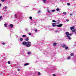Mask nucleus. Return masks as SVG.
I'll list each match as a JSON object with an SVG mask.
<instances>
[{"instance_id": "nucleus-1", "label": "nucleus", "mask_w": 76, "mask_h": 76, "mask_svg": "<svg viewBox=\"0 0 76 76\" xmlns=\"http://www.w3.org/2000/svg\"><path fill=\"white\" fill-rule=\"evenodd\" d=\"M31 42L28 41L27 42H23L22 45H26L27 47H31Z\"/></svg>"}, {"instance_id": "nucleus-2", "label": "nucleus", "mask_w": 76, "mask_h": 76, "mask_svg": "<svg viewBox=\"0 0 76 76\" xmlns=\"http://www.w3.org/2000/svg\"><path fill=\"white\" fill-rule=\"evenodd\" d=\"M63 26V24H60L58 25H57L56 26H57V27H61V26Z\"/></svg>"}, {"instance_id": "nucleus-3", "label": "nucleus", "mask_w": 76, "mask_h": 76, "mask_svg": "<svg viewBox=\"0 0 76 76\" xmlns=\"http://www.w3.org/2000/svg\"><path fill=\"white\" fill-rule=\"evenodd\" d=\"M57 45V43H56V42H54L53 43V45L54 47H56Z\"/></svg>"}, {"instance_id": "nucleus-4", "label": "nucleus", "mask_w": 76, "mask_h": 76, "mask_svg": "<svg viewBox=\"0 0 76 76\" xmlns=\"http://www.w3.org/2000/svg\"><path fill=\"white\" fill-rule=\"evenodd\" d=\"M70 29L71 30H73V29H75V26H73L72 27H70Z\"/></svg>"}, {"instance_id": "nucleus-5", "label": "nucleus", "mask_w": 76, "mask_h": 76, "mask_svg": "<svg viewBox=\"0 0 76 76\" xmlns=\"http://www.w3.org/2000/svg\"><path fill=\"white\" fill-rule=\"evenodd\" d=\"M66 46V45L65 44H64L63 45H62V47H63V48H65Z\"/></svg>"}, {"instance_id": "nucleus-6", "label": "nucleus", "mask_w": 76, "mask_h": 76, "mask_svg": "<svg viewBox=\"0 0 76 76\" xmlns=\"http://www.w3.org/2000/svg\"><path fill=\"white\" fill-rule=\"evenodd\" d=\"M25 40L26 41H28L29 40V37H27V38H26V39H25Z\"/></svg>"}, {"instance_id": "nucleus-7", "label": "nucleus", "mask_w": 76, "mask_h": 76, "mask_svg": "<svg viewBox=\"0 0 76 76\" xmlns=\"http://www.w3.org/2000/svg\"><path fill=\"white\" fill-rule=\"evenodd\" d=\"M55 24L56 23H52V26H53V27H54L56 26V25Z\"/></svg>"}, {"instance_id": "nucleus-8", "label": "nucleus", "mask_w": 76, "mask_h": 76, "mask_svg": "<svg viewBox=\"0 0 76 76\" xmlns=\"http://www.w3.org/2000/svg\"><path fill=\"white\" fill-rule=\"evenodd\" d=\"M66 38H68V39L70 40L71 39V38H70V37L69 36H66Z\"/></svg>"}, {"instance_id": "nucleus-9", "label": "nucleus", "mask_w": 76, "mask_h": 76, "mask_svg": "<svg viewBox=\"0 0 76 76\" xmlns=\"http://www.w3.org/2000/svg\"><path fill=\"white\" fill-rule=\"evenodd\" d=\"M66 34L67 36H68L69 35V32H66L65 33Z\"/></svg>"}, {"instance_id": "nucleus-10", "label": "nucleus", "mask_w": 76, "mask_h": 76, "mask_svg": "<svg viewBox=\"0 0 76 76\" xmlns=\"http://www.w3.org/2000/svg\"><path fill=\"white\" fill-rule=\"evenodd\" d=\"M10 26L11 28H13V25L12 24H11L10 25Z\"/></svg>"}, {"instance_id": "nucleus-11", "label": "nucleus", "mask_w": 76, "mask_h": 76, "mask_svg": "<svg viewBox=\"0 0 76 76\" xmlns=\"http://www.w3.org/2000/svg\"><path fill=\"white\" fill-rule=\"evenodd\" d=\"M28 65H29V63H27L24 64V66H28Z\"/></svg>"}, {"instance_id": "nucleus-12", "label": "nucleus", "mask_w": 76, "mask_h": 76, "mask_svg": "<svg viewBox=\"0 0 76 76\" xmlns=\"http://www.w3.org/2000/svg\"><path fill=\"white\" fill-rule=\"evenodd\" d=\"M4 25L5 26V27H6L7 26V23H5L4 24Z\"/></svg>"}, {"instance_id": "nucleus-13", "label": "nucleus", "mask_w": 76, "mask_h": 76, "mask_svg": "<svg viewBox=\"0 0 76 76\" xmlns=\"http://www.w3.org/2000/svg\"><path fill=\"white\" fill-rule=\"evenodd\" d=\"M20 40L21 41H23V39L22 38H20Z\"/></svg>"}, {"instance_id": "nucleus-14", "label": "nucleus", "mask_w": 76, "mask_h": 76, "mask_svg": "<svg viewBox=\"0 0 76 76\" xmlns=\"http://www.w3.org/2000/svg\"><path fill=\"white\" fill-rule=\"evenodd\" d=\"M74 55V53H71L70 54V56H73Z\"/></svg>"}, {"instance_id": "nucleus-15", "label": "nucleus", "mask_w": 76, "mask_h": 76, "mask_svg": "<svg viewBox=\"0 0 76 76\" xmlns=\"http://www.w3.org/2000/svg\"><path fill=\"white\" fill-rule=\"evenodd\" d=\"M42 1L43 3H46V0H43Z\"/></svg>"}, {"instance_id": "nucleus-16", "label": "nucleus", "mask_w": 76, "mask_h": 76, "mask_svg": "<svg viewBox=\"0 0 76 76\" xmlns=\"http://www.w3.org/2000/svg\"><path fill=\"white\" fill-rule=\"evenodd\" d=\"M69 48V47H66L65 48V50H67Z\"/></svg>"}, {"instance_id": "nucleus-17", "label": "nucleus", "mask_w": 76, "mask_h": 76, "mask_svg": "<svg viewBox=\"0 0 76 76\" xmlns=\"http://www.w3.org/2000/svg\"><path fill=\"white\" fill-rule=\"evenodd\" d=\"M31 52H28L27 53L28 54V55H30V54H31Z\"/></svg>"}, {"instance_id": "nucleus-18", "label": "nucleus", "mask_w": 76, "mask_h": 76, "mask_svg": "<svg viewBox=\"0 0 76 76\" xmlns=\"http://www.w3.org/2000/svg\"><path fill=\"white\" fill-rule=\"evenodd\" d=\"M63 14H64V15H66V14H67V13H66V12H63Z\"/></svg>"}, {"instance_id": "nucleus-19", "label": "nucleus", "mask_w": 76, "mask_h": 76, "mask_svg": "<svg viewBox=\"0 0 76 76\" xmlns=\"http://www.w3.org/2000/svg\"><path fill=\"white\" fill-rule=\"evenodd\" d=\"M23 38H25L26 37V35H23Z\"/></svg>"}, {"instance_id": "nucleus-20", "label": "nucleus", "mask_w": 76, "mask_h": 76, "mask_svg": "<svg viewBox=\"0 0 76 76\" xmlns=\"http://www.w3.org/2000/svg\"><path fill=\"white\" fill-rule=\"evenodd\" d=\"M67 59L68 60H69V59H70V56H69L68 58H67Z\"/></svg>"}, {"instance_id": "nucleus-21", "label": "nucleus", "mask_w": 76, "mask_h": 76, "mask_svg": "<svg viewBox=\"0 0 76 76\" xmlns=\"http://www.w3.org/2000/svg\"><path fill=\"white\" fill-rule=\"evenodd\" d=\"M7 6H5L4 7L3 9H7Z\"/></svg>"}, {"instance_id": "nucleus-22", "label": "nucleus", "mask_w": 76, "mask_h": 76, "mask_svg": "<svg viewBox=\"0 0 76 76\" xmlns=\"http://www.w3.org/2000/svg\"><path fill=\"white\" fill-rule=\"evenodd\" d=\"M56 10L57 11H59V10H60V9H59V8H57L56 9Z\"/></svg>"}, {"instance_id": "nucleus-23", "label": "nucleus", "mask_w": 76, "mask_h": 76, "mask_svg": "<svg viewBox=\"0 0 76 76\" xmlns=\"http://www.w3.org/2000/svg\"><path fill=\"white\" fill-rule=\"evenodd\" d=\"M52 22H56V21H55V20H53L52 21Z\"/></svg>"}, {"instance_id": "nucleus-24", "label": "nucleus", "mask_w": 76, "mask_h": 76, "mask_svg": "<svg viewBox=\"0 0 76 76\" xmlns=\"http://www.w3.org/2000/svg\"><path fill=\"white\" fill-rule=\"evenodd\" d=\"M15 18H17V14H15Z\"/></svg>"}, {"instance_id": "nucleus-25", "label": "nucleus", "mask_w": 76, "mask_h": 76, "mask_svg": "<svg viewBox=\"0 0 76 76\" xmlns=\"http://www.w3.org/2000/svg\"><path fill=\"white\" fill-rule=\"evenodd\" d=\"M38 75H41V73H40V72H38Z\"/></svg>"}, {"instance_id": "nucleus-26", "label": "nucleus", "mask_w": 76, "mask_h": 76, "mask_svg": "<svg viewBox=\"0 0 76 76\" xmlns=\"http://www.w3.org/2000/svg\"><path fill=\"white\" fill-rule=\"evenodd\" d=\"M55 10H51V12H55Z\"/></svg>"}, {"instance_id": "nucleus-27", "label": "nucleus", "mask_w": 76, "mask_h": 76, "mask_svg": "<svg viewBox=\"0 0 76 76\" xmlns=\"http://www.w3.org/2000/svg\"><path fill=\"white\" fill-rule=\"evenodd\" d=\"M47 11L48 12V13H50V11L49 9L47 10Z\"/></svg>"}, {"instance_id": "nucleus-28", "label": "nucleus", "mask_w": 76, "mask_h": 76, "mask_svg": "<svg viewBox=\"0 0 76 76\" xmlns=\"http://www.w3.org/2000/svg\"><path fill=\"white\" fill-rule=\"evenodd\" d=\"M29 18L30 19H32V17H30Z\"/></svg>"}, {"instance_id": "nucleus-29", "label": "nucleus", "mask_w": 76, "mask_h": 76, "mask_svg": "<svg viewBox=\"0 0 76 76\" xmlns=\"http://www.w3.org/2000/svg\"><path fill=\"white\" fill-rule=\"evenodd\" d=\"M8 64H10V61H8Z\"/></svg>"}, {"instance_id": "nucleus-30", "label": "nucleus", "mask_w": 76, "mask_h": 76, "mask_svg": "<svg viewBox=\"0 0 76 76\" xmlns=\"http://www.w3.org/2000/svg\"><path fill=\"white\" fill-rule=\"evenodd\" d=\"M67 4L68 6H70V3H67Z\"/></svg>"}, {"instance_id": "nucleus-31", "label": "nucleus", "mask_w": 76, "mask_h": 76, "mask_svg": "<svg viewBox=\"0 0 76 76\" xmlns=\"http://www.w3.org/2000/svg\"><path fill=\"white\" fill-rule=\"evenodd\" d=\"M40 12H41V11L40 10H39V11H38V13H40Z\"/></svg>"}, {"instance_id": "nucleus-32", "label": "nucleus", "mask_w": 76, "mask_h": 76, "mask_svg": "<svg viewBox=\"0 0 76 76\" xmlns=\"http://www.w3.org/2000/svg\"><path fill=\"white\" fill-rule=\"evenodd\" d=\"M28 35H31V33H28Z\"/></svg>"}, {"instance_id": "nucleus-33", "label": "nucleus", "mask_w": 76, "mask_h": 76, "mask_svg": "<svg viewBox=\"0 0 76 76\" xmlns=\"http://www.w3.org/2000/svg\"><path fill=\"white\" fill-rule=\"evenodd\" d=\"M75 30H73L72 31V32H75Z\"/></svg>"}, {"instance_id": "nucleus-34", "label": "nucleus", "mask_w": 76, "mask_h": 76, "mask_svg": "<svg viewBox=\"0 0 76 76\" xmlns=\"http://www.w3.org/2000/svg\"><path fill=\"white\" fill-rule=\"evenodd\" d=\"M2 44H3V45H5V43H4V42H3V43H2Z\"/></svg>"}, {"instance_id": "nucleus-35", "label": "nucleus", "mask_w": 76, "mask_h": 76, "mask_svg": "<svg viewBox=\"0 0 76 76\" xmlns=\"http://www.w3.org/2000/svg\"><path fill=\"white\" fill-rule=\"evenodd\" d=\"M66 20V21H67V22H69V19H67V20Z\"/></svg>"}, {"instance_id": "nucleus-36", "label": "nucleus", "mask_w": 76, "mask_h": 76, "mask_svg": "<svg viewBox=\"0 0 76 76\" xmlns=\"http://www.w3.org/2000/svg\"><path fill=\"white\" fill-rule=\"evenodd\" d=\"M53 76H56V74H53Z\"/></svg>"}, {"instance_id": "nucleus-37", "label": "nucleus", "mask_w": 76, "mask_h": 76, "mask_svg": "<svg viewBox=\"0 0 76 76\" xmlns=\"http://www.w3.org/2000/svg\"><path fill=\"white\" fill-rule=\"evenodd\" d=\"M37 31H38V30L37 29H36V30H35V32H37Z\"/></svg>"}, {"instance_id": "nucleus-38", "label": "nucleus", "mask_w": 76, "mask_h": 76, "mask_svg": "<svg viewBox=\"0 0 76 76\" xmlns=\"http://www.w3.org/2000/svg\"><path fill=\"white\" fill-rule=\"evenodd\" d=\"M26 31H28V29H26Z\"/></svg>"}, {"instance_id": "nucleus-39", "label": "nucleus", "mask_w": 76, "mask_h": 76, "mask_svg": "<svg viewBox=\"0 0 76 76\" xmlns=\"http://www.w3.org/2000/svg\"><path fill=\"white\" fill-rule=\"evenodd\" d=\"M2 18V16H0V19H1V18Z\"/></svg>"}, {"instance_id": "nucleus-40", "label": "nucleus", "mask_w": 76, "mask_h": 76, "mask_svg": "<svg viewBox=\"0 0 76 76\" xmlns=\"http://www.w3.org/2000/svg\"><path fill=\"white\" fill-rule=\"evenodd\" d=\"M69 35H70V36H71L72 35V34H69Z\"/></svg>"}, {"instance_id": "nucleus-41", "label": "nucleus", "mask_w": 76, "mask_h": 76, "mask_svg": "<svg viewBox=\"0 0 76 76\" xmlns=\"http://www.w3.org/2000/svg\"><path fill=\"white\" fill-rule=\"evenodd\" d=\"M72 15H73V14H70V16H72Z\"/></svg>"}, {"instance_id": "nucleus-42", "label": "nucleus", "mask_w": 76, "mask_h": 76, "mask_svg": "<svg viewBox=\"0 0 76 76\" xmlns=\"http://www.w3.org/2000/svg\"><path fill=\"white\" fill-rule=\"evenodd\" d=\"M17 71H20V69H18Z\"/></svg>"}, {"instance_id": "nucleus-43", "label": "nucleus", "mask_w": 76, "mask_h": 76, "mask_svg": "<svg viewBox=\"0 0 76 76\" xmlns=\"http://www.w3.org/2000/svg\"><path fill=\"white\" fill-rule=\"evenodd\" d=\"M1 0L2 2L4 1V0Z\"/></svg>"}, {"instance_id": "nucleus-44", "label": "nucleus", "mask_w": 76, "mask_h": 76, "mask_svg": "<svg viewBox=\"0 0 76 76\" xmlns=\"http://www.w3.org/2000/svg\"><path fill=\"white\" fill-rule=\"evenodd\" d=\"M56 32H58V31L57 30L56 31H55Z\"/></svg>"}, {"instance_id": "nucleus-45", "label": "nucleus", "mask_w": 76, "mask_h": 76, "mask_svg": "<svg viewBox=\"0 0 76 76\" xmlns=\"http://www.w3.org/2000/svg\"><path fill=\"white\" fill-rule=\"evenodd\" d=\"M1 4L0 3V7H1Z\"/></svg>"}, {"instance_id": "nucleus-46", "label": "nucleus", "mask_w": 76, "mask_h": 76, "mask_svg": "<svg viewBox=\"0 0 76 76\" xmlns=\"http://www.w3.org/2000/svg\"><path fill=\"white\" fill-rule=\"evenodd\" d=\"M75 34H76V32H75Z\"/></svg>"}, {"instance_id": "nucleus-47", "label": "nucleus", "mask_w": 76, "mask_h": 76, "mask_svg": "<svg viewBox=\"0 0 76 76\" xmlns=\"http://www.w3.org/2000/svg\"><path fill=\"white\" fill-rule=\"evenodd\" d=\"M60 0V1H62V0Z\"/></svg>"}, {"instance_id": "nucleus-48", "label": "nucleus", "mask_w": 76, "mask_h": 76, "mask_svg": "<svg viewBox=\"0 0 76 76\" xmlns=\"http://www.w3.org/2000/svg\"><path fill=\"white\" fill-rule=\"evenodd\" d=\"M72 34H73V33H72Z\"/></svg>"}]
</instances>
